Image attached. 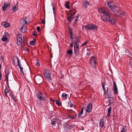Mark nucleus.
Returning a JSON list of instances; mask_svg holds the SVG:
<instances>
[{"label":"nucleus","mask_w":132,"mask_h":132,"mask_svg":"<svg viewBox=\"0 0 132 132\" xmlns=\"http://www.w3.org/2000/svg\"><path fill=\"white\" fill-rule=\"evenodd\" d=\"M34 81L37 85H40L42 84L43 81V77L37 75L35 77Z\"/></svg>","instance_id":"1"},{"label":"nucleus","mask_w":132,"mask_h":132,"mask_svg":"<svg viewBox=\"0 0 132 132\" xmlns=\"http://www.w3.org/2000/svg\"><path fill=\"white\" fill-rule=\"evenodd\" d=\"M109 7L115 15L120 12L119 8L118 6L115 5H111L109 6Z\"/></svg>","instance_id":"2"},{"label":"nucleus","mask_w":132,"mask_h":132,"mask_svg":"<svg viewBox=\"0 0 132 132\" xmlns=\"http://www.w3.org/2000/svg\"><path fill=\"white\" fill-rule=\"evenodd\" d=\"M96 60L97 58L96 57L94 56H92L90 61V64L95 70H96V64L97 63L96 62Z\"/></svg>","instance_id":"3"},{"label":"nucleus","mask_w":132,"mask_h":132,"mask_svg":"<svg viewBox=\"0 0 132 132\" xmlns=\"http://www.w3.org/2000/svg\"><path fill=\"white\" fill-rule=\"evenodd\" d=\"M47 71L48 73L45 72H44V75L46 78L47 80L50 82H51L52 80V79L50 77V76L51 74V72L49 70H48Z\"/></svg>","instance_id":"4"},{"label":"nucleus","mask_w":132,"mask_h":132,"mask_svg":"<svg viewBox=\"0 0 132 132\" xmlns=\"http://www.w3.org/2000/svg\"><path fill=\"white\" fill-rule=\"evenodd\" d=\"M18 35L17 36V44L20 45L22 43V36L21 34L19 32H17Z\"/></svg>","instance_id":"5"},{"label":"nucleus","mask_w":132,"mask_h":132,"mask_svg":"<svg viewBox=\"0 0 132 132\" xmlns=\"http://www.w3.org/2000/svg\"><path fill=\"white\" fill-rule=\"evenodd\" d=\"M85 28L86 29H88L90 30L95 29L97 30L98 27L96 25L94 24H88L86 25Z\"/></svg>","instance_id":"6"},{"label":"nucleus","mask_w":132,"mask_h":132,"mask_svg":"<svg viewBox=\"0 0 132 132\" xmlns=\"http://www.w3.org/2000/svg\"><path fill=\"white\" fill-rule=\"evenodd\" d=\"M36 96L37 97L39 100H42L43 101H45L46 98L44 96L41 92H38L36 94Z\"/></svg>","instance_id":"7"},{"label":"nucleus","mask_w":132,"mask_h":132,"mask_svg":"<svg viewBox=\"0 0 132 132\" xmlns=\"http://www.w3.org/2000/svg\"><path fill=\"white\" fill-rule=\"evenodd\" d=\"M110 17V16L108 15L107 12H104L103 15L101 16V19L102 20L105 22L108 21Z\"/></svg>","instance_id":"8"},{"label":"nucleus","mask_w":132,"mask_h":132,"mask_svg":"<svg viewBox=\"0 0 132 132\" xmlns=\"http://www.w3.org/2000/svg\"><path fill=\"white\" fill-rule=\"evenodd\" d=\"M113 87L114 88V94L117 95L118 94V89L116 84V82L115 81H113Z\"/></svg>","instance_id":"9"},{"label":"nucleus","mask_w":132,"mask_h":132,"mask_svg":"<svg viewBox=\"0 0 132 132\" xmlns=\"http://www.w3.org/2000/svg\"><path fill=\"white\" fill-rule=\"evenodd\" d=\"M63 127L66 130H69L72 128L71 125H69L67 123L63 124Z\"/></svg>","instance_id":"10"},{"label":"nucleus","mask_w":132,"mask_h":132,"mask_svg":"<svg viewBox=\"0 0 132 132\" xmlns=\"http://www.w3.org/2000/svg\"><path fill=\"white\" fill-rule=\"evenodd\" d=\"M5 77L6 78V80L7 84L8 85V87H9V86L8 84V81H9V71L7 70H6L5 71Z\"/></svg>","instance_id":"11"},{"label":"nucleus","mask_w":132,"mask_h":132,"mask_svg":"<svg viewBox=\"0 0 132 132\" xmlns=\"http://www.w3.org/2000/svg\"><path fill=\"white\" fill-rule=\"evenodd\" d=\"M92 108V105L91 103H89L87 106L86 111L88 113H90L91 111Z\"/></svg>","instance_id":"12"},{"label":"nucleus","mask_w":132,"mask_h":132,"mask_svg":"<svg viewBox=\"0 0 132 132\" xmlns=\"http://www.w3.org/2000/svg\"><path fill=\"white\" fill-rule=\"evenodd\" d=\"M112 25H114L116 24L117 22L116 20L112 18H110V17L108 21Z\"/></svg>","instance_id":"13"},{"label":"nucleus","mask_w":132,"mask_h":132,"mask_svg":"<svg viewBox=\"0 0 132 132\" xmlns=\"http://www.w3.org/2000/svg\"><path fill=\"white\" fill-rule=\"evenodd\" d=\"M104 119L103 118L101 119L100 121V125L99 126L100 127H103V129L105 128V127L104 126Z\"/></svg>","instance_id":"14"},{"label":"nucleus","mask_w":132,"mask_h":132,"mask_svg":"<svg viewBox=\"0 0 132 132\" xmlns=\"http://www.w3.org/2000/svg\"><path fill=\"white\" fill-rule=\"evenodd\" d=\"M67 20L69 23H70L73 18L76 17H74V16H69L68 14L67 15Z\"/></svg>","instance_id":"15"},{"label":"nucleus","mask_w":132,"mask_h":132,"mask_svg":"<svg viewBox=\"0 0 132 132\" xmlns=\"http://www.w3.org/2000/svg\"><path fill=\"white\" fill-rule=\"evenodd\" d=\"M74 53L76 54L75 56H79V50H76L75 49V45H74Z\"/></svg>","instance_id":"16"},{"label":"nucleus","mask_w":132,"mask_h":132,"mask_svg":"<svg viewBox=\"0 0 132 132\" xmlns=\"http://www.w3.org/2000/svg\"><path fill=\"white\" fill-rule=\"evenodd\" d=\"M77 11L74 9L70 10L69 11V12L70 13H69V14H70L71 16H74L75 15L76 13V12Z\"/></svg>","instance_id":"17"},{"label":"nucleus","mask_w":132,"mask_h":132,"mask_svg":"<svg viewBox=\"0 0 132 132\" xmlns=\"http://www.w3.org/2000/svg\"><path fill=\"white\" fill-rule=\"evenodd\" d=\"M10 5V4H7L6 3L4 4V5L2 7V10L3 11H5L8 7Z\"/></svg>","instance_id":"18"},{"label":"nucleus","mask_w":132,"mask_h":132,"mask_svg":"<svg viewBox=\"0 0 132 132\" xmlns=\"http://www.w3.org/2000/svg\"><path fill=\"white\" fill-rule=\"evenodd\" d=\"M83 4L84 7L86 9L87 5H89V2L87 1H83Z\"/></svg>","instance_id":"19"},{"label":"nucleus","mask_w":132,"mask_h":132,"mask_svg":"<svg viewBox=\"0 0 132 132\" xmlns=\"http://www.w3.org/2000/svg\"><path fill=\"white\" fill-rule=\"evenodd\" d=\"M79 38V37L78 36L75 39L74 42L73 43L74 44H78L80 42V40Z\"/></svg>","instance_id":"20"},{"label":"nucleus","mask_w":132,"mask_h":132,"mask_svg":"<svg viewBox=\"0 0 132 132\" xmlns=\"http://www.w3.org/2000/svg\"><path fill=\"white\" fill-rule=\"evenodd\" d=\"M73 54V51L72 50H68L67 52V55H69V56L71 57Z\"/></svg>","instance_id":"21"},{"label":"nucleus","mask_w":132,"mask_h":132,"mask_svg":"<svg viewBox=\"0 0 132 132\" xmlns=\"http://www.w3.org/2000/svg\"><path fill=\"white\" fill-rule=\"evenodd\" d=\"M58 120H59V119H57L56 120L52 121L51 124L53 126H55L58 123Z\"/></svg>","instance_id":"22"},{"label":"nucleus","mask_w":132,"mask_h":132,"mask_svg":"<svg viewBox=\"0 0 132 132\" xmlns=\"http://www.w3.org/2000/svg\"><path fill=\"white\" fill-rule=\"evenodd\" d=\"M18 5L17 4H16L15 5L13 6L12 8V10L14 11H16L18 9Z\"/></svg>","instance_id":"23"},{"label":"nucleus","mask_w":132,"mask_h":132,"mask_svg":"<svg viewBox=\"0 0 132 132\" xmlns=\"http://www.w3.org/2000/svg\"><path fill=\"white\" fill-rule=\"evenodd\" d=\"M112 109V107H110L108 109V114L107 115V116H109L111 115Z\"/></svg>","instance_id":"24"},{"label":"nucleus","mask_w":132,"mask_h":132,"mask_svg":"<svg viewBox=\"0 0 132 132\" xmlns=\"http://www.w3.org/2000/svg\"><path fill=\"white\" fill-rule=\"evenodd\" d=\"M101 83L103 90L104 92V94H106V92H105V85L104 84L103 82H101Z\"/></svg>","instance_id":"25"},{"label":"nucleus","mask_w":132,"mask_h":132,"mask_svg":"<svg viewBox=\"0 0 132 132\" xmlns=\"http://www.w3.org/2000/svg\"><path fill=\"white\" fill-rule=\"evenodd\" d=\"M70 3L69 2L67 1L64 5L65 7L68 9H70V6L69 5Z\"/></svg>","instance_id":"26"},{"label":"nucleus","mask_w":132,"mask_h":132,"mask_svg":"<svg viewBox=\"0 0 132 132\" xmlns=\"http://www.w3.org/2000/svg\"><path fill=\"white\" fill-rule=\"evenodd\" d=\"M118 14H116L118 16H120V17L124 15L125 13L123 12H121L118 13Z\"/></svg>","instance_id":"27"},{"label":"nucleus","mask_w":132,"mask_h":132,"mask_svg":"<svg viewBox=\"0 0 132 132\" xmlns=\"http://www.w3.org/2000/svg\"><path fill=\"white\" fill-rule=\"evenodd\" d=\"M108 98H109L108 101L109 102H111V101H112L113 100V98L112 97H111V95L109 94L108 95Z\"/></svg>","instance_id":"28"},{"label":"nucleus","mask_w":132,"mask_h":132,"mask_svg":"<svg viewBox=\"0 0 132 132\" xmlns=\"http://www.w3.org/2000/svg\"><path fill=\"white\" fill-rule=\"evenodd\" d=\"M2 24L4 25L5 27H9L10 25V24L9 23H6L5 22L2 23Z\"/></svg>","instance_id":"29"},{"label":"nucleus","mask_w":132,"mask_h":132,"mask_svg":"<svg viewBox=\"0 0 132 132\" xmlns=\"http://www.w3.org/2000/svg\"><path fill=\"white\" fill-rule=\"evenodd\" d=\"M84 108L83 107H82L81 111L79 113L78 116V117L79 118L81 117L82 114H83Z\"/></svg>","instance_id":"30"},{"label":"nucleus","mask_w":132,"mask_h":132,"mask_svg":"<svg viewBox=\"0 0 132 132\" xmlns=\"http://www.w3.org/2000/svg\"><path fill=\"white\" fill-rule=\"evenodd\" d=\"M98 11L101 14H104V12H106L107 11H105L103 9H100L98 10Z\"/></svg>","instance_id":"31"},{"label":"nucleus","mask_w":132,"mask_h":132,"mask_svg":"<svg viewBox=\"0 0 132 132\" xmlns=\"http://www.w3.org/2000/svg\"><path fill=\"white\" fill-rule=\"evenodd\" d=\"M127 129L125 126H124L121 131V132H126L127 131Z\"/></svg>","instance_id":"32"},{"label":"nucleus","mask_w":132,"mask_h":132,"mask_svg":"<svg viewBox=\"0 0 132 132\" xmlns=\"http://www.w3.org/2000/svg\"><path fill=\"white\" fill-rule=\"evenodd\" d=\"M56 103L59 106H60L62 105V103L59 100L56 101Z\"/></svg>","instance_id":"33"},{"label":"nucleus","mask_w":132,"mask_h":132,"mask_svg":"<svg viewBox=\"0 0 132 132\" xmlns=\"http://www.w3.org/2000/svg\"><path fill=\"white\" fill-rule=\"evenodd\" d=\"M62 121V120H61L60 119H59V120H58V122L57 123V125L59 127L60 126L59 125H61Z\"/></svg>","instance_id":"34"},{"label":"nucleus","mask_w":132,"mask_h":132,"mask_svg":"<svg viewBox=\"0 0 132 132\" xmlns=\"http://www.w3.org/2000/svg\"><path fill=\"white\" fill-rule=\"evenodd\" d=\"M41 102L39 100H37L36 101V104L37 106H39L40 105Z\"/></svg>","instance_id":"35"},{"label":"nucleus","mask_w":132,"mask_h":132,"mask_svg":"<svg viewBox=\"0 0 132 132\" xmlns=\"http://www.w3.org/2000/svg\"><path fill=\"white\" fill-rule=\"evenodd\" d=\"M68 96L67 94H66L65 93H64L62 94V96L63 97H64V98L65 99H67V96Z\"/></svg>","instance_id":"36"},{"label":"nucleus","mask_w":132,"mask_h":132,"mask_svg":"<svg viewBox=\"0 0 132 132\" xmlns=\"http://www.w3.org/2000/svg\"><path fill=\"white\" fill-rule=\"evenodd\" d=\"M7 40V38L6 37H3L2 38V40L3 41H6Z\"/></svg>","instance_id":"37"},{"label":"nucleus","mask_w":132,"mask_h":132,"mask_svg":"<svg viewBox=\"0 0 132 132\" xmlns=\"http://www.w3.org/2000/svg\"><path fill=\"white\" fill-rule=\"evenodd\" d=\"M129 64L130 66H132V59H129Z\"/></svg>","instance_id":"38"},{"label":"nucleus","mask_w":132,"mask_h":132,"mask_svg":"<svg viewBox=\"0 0 132 132\" xmlns=\"http://www.w3.org/2000/svg\"><path fill=\"white\" fill-rule=\"evenodd\" d=\"M12 97L13 98V99L14 100V101L15 102H16L17 101V99H16V97H15V96H14L13 95H12Z\"/></svg>","instance_id":"39"},{"label":"nucleus","mask_w":132,"mask_h":132,"mask_svg":"<svg viewBox=\"0 0 132 132\" xmlns=\"http://www.w3.org/2000/svg\"><path fill=\"white\" fill-rule=\"evenodd\" d=\"M37 33V32L35 30L33 31L32 32L33 35L34 36H35L36 38V37H37V36L36 35V34Z\"/></svg>","instance_id":"40"},{"label":"nucleus","mask_w":132,"mask_h":132,"mask_svg":"<svg viewBox=\"0 0 132 132\" xmlns=\"http://www.w3.org/2000/svg\"><path fill=\"white\" fill-rule=\"evenodd\" d=\"M70 34V36H71L70 39L71 40V42H73V39H74V38L73 37V36H72L73 34Z\"/></svg>","instance_id":"41"},{"label":"nucleus","mask_w":132,"mask_h":132,"mask_svg":"<svg viewBox=\"0 0 132 132\" xmlns=\"http://www.w3.org/2000/svg\"><path fill=\"white\" fill-rule=\"evenodd\" d=\"M127 55H128L129 57L131 59H132V54L129 53L128 54H126Z\"/></svg>","instance_id":"42"},{"label":"nucleus","mask_w":132,"mask_h":132,"mask_svg":"<svg viewBox=\"0 0 132 132\" xmlns=\"http://www.w3.org/2000/svg\"><path fill=\"white\" fill-rule=\"evenodd\" d=\"M16 60L17 61V63H18V65H20V62L19 61V59L17 57H16Z\"/></svg>","instance_id":"43"},{"label":"nucleus","mask_w":132,"mask_h":132,"mask_svg":"<svg viewBox=\"0 0 132 132\" xmlns=\"http://www.w3.org/2000/svg\"><path fill=\"white\" fill-rule=\"evenodd\" d=\"M22 21L23 22H22V23H24V22H25V24H27V22L26 21V20L24 18H23L22 19Z\"/></svg>","instance_id":"44"},{"label":"nucleus","mask_w":132,"mask_h":132,"mask_svg":"<svg viewBox=\"0 0 132 132\" xmlns=\"http://www.w3.org/2000/svg\"><path fill=\"white\" fill-rule=\"evenodd\" d=\"M88 42V41L87 40V41L85 42L83 44H82L81 45V46H83L84 45H86Z\"/></svg>","instance_id":"45"},{"label":"nucleus","mask_w":132,"mask_h":132,"mask_svg":"<svg viewBox=\"0 0 132 132\" xmlns=\"http://www.w3.org/2000/svg\"><path fill=\"white\" fill-rule=\"evenodd\" d=\"M9 35V34L7 32H5L4 35V36H7Z\"/></svg>","instance_id":"46"},{"label":"nucleus","mask_w":132,"mask_h":132,"mask_svg":"<svg viewBox=\"0 0 132 132\" xmlns=\"http://www.w3.org/2000/svg\"><path fill=\"white\" fill-rule=\"evenodd\" d=\"M112 91H111V90H109V93H108L107 94V95H108H108L109 94H110L111 95V97L112 96Z\"/></svg>","instance_id":"47"},{"label":"nucleus","mask_w":132,"mask_h":132,"mask_svg":"<svg viewBox=\"0 0 132 132\" xmlns=\"http://www.w3.org/2000/svg\"><path fill=\"white\" fill-rule=\"evenodd\" d=\"M69 29L70 31V34H73V32H72V29L71 28V27H69Z\"/></svg>","instance_id":"48"},{"label":"nucleus","mask_w":132,"mask_h":132,"mask_svg":"<svg viewBox=\"0 0 132 132\" xmlns=\"http://www.w3.org/2000/svg\"><path fill=\"white\" fill-rule=\"evenodd\" d=\"M9 92V90L7 89V88H6L4 90V92L5 93H8Z\"/></svg>","instance_id":"49"},{"label":"nucleus","mask_w":132,"mask_h":132,"mask_svg":"<svg viewBox=\"0 0 132 132\" xmlns=\"http://www.w3.org/2000/svg\"><path fill=\"white\" fill-rule=\"evenodd\" d=\"M107 3V5H106L107 6H108L109 7V6H110V5H110L112 3V2L111 1H108V2Z\"/></svg>","instance_id":"50"},{"label":"nucleus","mask_w":132,"mask_h":132,"mask_svg":"<svg viewBox=\"0 0 132 132\" xmlns=\"http://www.w3.org/2000/svg\"><path fill=\"white\" fill-rule=\"evenodd\" d=\"M30 44L32 45H34L35 44V43L32 41H31L30 43Z\"/></svg>","instance_id":"51"},{"label":"nucleus","mask_w":132,"mask_h":132,"mask_svg":"<svg viewBox=\"0 0 132 132\" xmlns=\"http://www.w3.org/2000/svg\"><path fill=\"white\" fill-rule=\"evenodd\" d=\"M18 66L19 68L20 69V70H22V69H23V68L22 67H21V65L20 64V65H16V66Z\"/></svg>","instance_id":"52"},{"label":"nucleus","mask_w":132,"mask_h":132,"mask_svg":"<svg viewBox=\"0 0 132 132\" xmlns=\"http://www.w3.org/2000/svg\"><path fill=\"white\" fill-rule=\"evenodd\" d=\"M40 28L38 26L37 27V30L38 32H39L40 31Z\"/></svg>","instance_id":"53"},{"label":"nucleus","mask_w":132,"mask_h":132,"mask_svg":"<svg viewBox=\"0 0 132 132\" xmlns=\"http://www.w3.org/2000/svg\"><path fill=\"white\" fill-rule=\"evenodd\" d=\"M79 14H78L76 16V19H75L76 21H78V18H79Z\"/></svg>","instance_id":"54"},{"label":"nucleus","mask_w":132,"mask_h":132,"mask_svg":"<svg viewBox=\"0 0 132 132\" xmlns=\"http://www.w3.org/2000/svg\"><path fill=\"white\" fill-rule=\"evenodd\" d=\"M72 111V112L74 113H75V112L74 111H73L72 110H69V113H71V115H73V113H72H72H72V111Z\"/></svg>","instance_id":"55"},{"label":"nucleus","mask_w":132,"mask_h":132,"mask_svg":"<svg viewBox=\"0 0 132 132\" xmlns=\"http://www.w3.org/2000/svg\"><path fill=\"white\" fill-rule=\"evenodd\" d=\"M125 52L127 54H128L129 53L128 52V50H125Z\"/></svg>","instance_id":"56"},{"label":"nucleus","mask_w":132,"mask_h":132,"mask_svg":"<svg viewBox=\"0 0 132 132\" xmlns=\"http://www.w3.org/2000/svg\"><path fill=\"white\" fill-rule=\"evenodd\" d=\"M15 59H13L12 60L13 61V62L14 63V64H15V60H16L15 59Z\"/></svg>","instance_id":"57"},{"label":"nucleus","mask_w":132,"mask_h":132,"mask_svg":"<svg viewBox=\"0 0 132 132\" xmlns=\"http://www.w3.org/2000/svg\"><path fill=\"white\" fill-rule=\"evenodd\" d=\"M36 64L37 67H39L40 65L39 63V61L37 62Z\"/></svg>","instance_id":"58"},{"label":"nucleus","mask_w":132,"mask_h":132,"mask_svg":"<svg viewBox=\"0 0 132 132\" xmlns=\"http://www.w3.org/2000/svg\"><path fill=\"white\" fill-rule=\"evenodd\" d=\"M107 90L106 91H105V92H106V94H107L108 93H109L108 92V87H107Z\"/></svg>","instance_id":"59"},{"label":"nucleus","mask_w":132,"mask_h":132,"mask_svg":"<svg viewBox=\"0 0 132 132\" xmlns=\"http://www.w3.org/2000/svg\"><path fill=\"white\" fill-rule=\"evenodd\" d=\"M73 43H71V44H70V46L71 47H73Z\"/></svg>","instance_id":"60"},{"label":"nucleus","mask_w":132,"mask_h":132,"mask_svg":"<svg viewBox=\"0 0 132 132\" xmlns=\"http://www.w3.org/2000/svg\"><path fill=\"white\" fill-rule=\"evenodd\" d=\"M75 49L76 50H79V47L77 46H75Z\"/></svg>","instance_id":"61"},{"label":"nucleus","mask_w":132,"mask_h":132,"mask_svg":"<svg viewBox=\"0 0 132 132\" xmlns=\"http://www.w3.org/2000/svg\"><path fill=\"white\" fill-rule=\"evenodd\" d=\"M52 6H53V12H54V10H55V9H54V5H52Z\"/></svg>","instance_id":"62"},{"label":"nucleus","mask_w":132,"mask_h":132,"mask_svg":"<svg viewBox=\"0 0 132 132\" xmlns=\"http://www.w3.org/2000/svg\"><path fill=\"white\" fill-rule=\"evenodd\" d=\"M90 54L91 53L90 52H88L87 53V55L89 56L90 55Z\"/></svg>","instance_id":"63"},{"label":"nucleus","mask_w":132,"mask_h":132,"mask_svg":"<svg viewBox=\"0 0 132 132\" xmlns=\"http://www.w3.org/2000/svg\"><path fill=\"white\" fill-rule=\"evenodd\" d=\"M42 20V24H45V22L43 20Z\"/></svg>","instance_id":"64"}]
</instances>
